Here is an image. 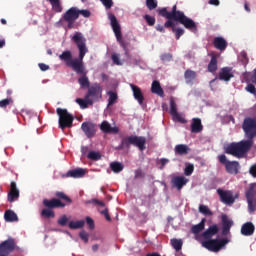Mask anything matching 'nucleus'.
I'll use <instances>...</instances> for the list:
<instances>
[{"label": "nucleus", "mask_w": 256, "mask_h": 256, "mask_svg": "<svg viewBox=\"0 0 256 256\" xmlns=\"http://www.w3.org/2000/svg\"><path fill=\"white\" fill-rule=\"evenodd\" d=\"M88 203H93L94 205H99L100 207H105V202L99 201L98 199H92Z\"/></svg>", "instance_id": "obj_62"}, {"label": "nucleus", "mask_w": 256, "mask_h": 256, "mask_svg": "<svg viewBox=\"0 0 256 256\" xmlns=\"http://www.w3.org/2000/svg\"><path fill=\"white\" fill-rule=\"evenodd\" d=\"M246 199H256V184L252 183L249 185L246 191Z\"/></svg>", "instance_id": "obj_34"}, {"label": "nucleus", "mask_w": 256, "mask_h": 256, "mask_svg": "<svg viewBox=\"0 0 256 256\" xmlns=\"http://www.w3.org/2000/svg\"><path fill=\"white\" fill-rule=\"evenodd\" d=\"M164 27H166V29H169V27H171L173 31V27H175V23L173 22V19H168V21L164 23Z\"/></svg>", "instance_id": "obj_63"}, {"label": "nucleus", "mask_w": 256, "mask_h": 256, "mask_svg": "<svg viewBox=\"0 0 256 256\" xmlns=\"http://www.w3.org/2000/svg\"><path fill=\"white\" fill-rule=\"evenodd\" d=\"M110 169L114 172V173H121V171H123L124 166L123 164H121L120 162H112L110 164Z\"/></svg>", "instance_id": "obj_39"}, {"label": "nucleus", "mask_w": 256, "mask_h": 256, "mask_svg": "<svg viewBox=\"0 0 256 256\" xmlns=\"http://www.w3.org/2000/svg\"><path fill=\"white\" fill-rule=\"evenodd\" d=\"M17 247V242L15 239L8 238L7 240L0 243V256H8L10 253H13Z\"/></svg>", "instance_id": "obj_11"}, {"label": "nucleus", "mask_w": 256, "mask_h": 256, "mask_svg": "<svg viewBox=\"0 0 256 256\" xmlns=\"http://www.w3.org/2000/svg\"><path fill=\"white\" fill-rule=\"evenodd\" d=\"M217 193L220 197V201L225 205H233V203H235V197L231 190H223L219 188L217 189Z\"/></svg>", "instance_id": "obj_13"}, {"label": "nucleus", "mask_w": 256, "mask_h": 256, "mask_svg": "<svg viewBox=\"0 0 256 256\" xmlns=\"http://www.w3.org/2000/svg\"><path fill=\"white\" fill-rule=\"evenodd\" d=\"M69 229H83L85 222L83 220L70 221L68 224Z\"/></svg>", "instance_id": "obj_36"}, {"label": "nucleus", "mask_w": 256, "mask_h": 256, "mask_svg": "<svg viewBox=\"0 0 256 256\" xmlns=\"http://www.w3.org/2000/svg\"><path fill=\"white\" fill-rule=\"evenodd\" d=\"M79 237L82 239V241H84V243H89V234L87 232L81 231L79 233Z\"/></svg>", "instance_id": "obj_56"}, {"label": "nucleus", "mask_w": 256, "mask_h": 256, "mask_svg": "<svg viewBox=\"0 0 256 256\" xmlns=\"http://www.w3.org/2000/svg\"><path fill=\"white\" fill-rule=\"evenodd\" d=\"M146 7L149 9V11L157 9V0H146Z\"/></svg>", "instance_id": "obj_48"}, {"label": "nucleus", "mask_w": 256, "mask_h": 256, "mask_svg": "<svg viewBox=\"0 0 256 256\" xmlns=\"http://www.w3.org/2000/svg\"><path fill=\"white\" fill-rule=\"evenodd\" d=\"M9 105H13V98L8 97L5 99L0 100V109H7Z\"/></svg>", "instance_id": "obj_43"}, {"label": "nucleus", "mask_w": 256, "mask_h": 256, "mask_svg": "<svg viewBox=\"0 0 256 256\" xmlns=\"http://www.w3.org/2000/svg\"><path fill=\"white\" fill-rule=\"evenodd\" d=\"M151 93H154L155 95H158L159 97H165V92L163 91V88L161 87V83L157 80H154L152 82Z\"/></svg>", "instance_id": "obj_26"}, {"label": "nucleus", "mask_w": 256, "mask_h": 256, "mask_svg": "<svg viewBox=\"0 0 256 256\" xmlns=\"http://www.w3.org/2000/svg\"><path fill=\"white\" fill-rule=\"evenodd\" d=\"M251 147H253V140L247 139L240 142H232L226 147L225 153L238 159H243L251 151Z\"/></svg>", "instance_id": "obj_2"}, {"label": "nucleus", "mask_w": 256, "mask_h": 256, "mask_svg": "<svg viewBox=\"0 0 256 256\" xmlns=\"http://www.w3.org/2000/svg\"><path fill=\"white\" fill-rule=\"evenodd\" d=\"M222 227L230 228L233 227V221L225 214L222 215Z\"/></svg>", "instance_id": "obj_44"}, {"label": "nucleus", "mask_w": 256, "mask_h": 256, "mask_svg": "<svg viewBox=\"0 0 256 256\" xmlns=\"http://www.w3.org/2000/svg\"><path fill=\"white\" fill-rule=\"evenodd\" d=\"M160 59L163 61V63H168L171 61V59H173V55L171 53H164L160 56Z\"/></svg>", "instance_id": "obj_52"}, {"label": "nucleus", "mask_w": 256, "mask_h": 256, "mask_svg": "<svg viewBox=\"0 0 256 256\" xmlns=\"http://www.w3.org/2000/svg\"><path fill=\"white\" fill-rule=\"evenodd\" d=\"M199 211L202 213V215H213V212L209 209V207L203 204L199 206Z\"/></svg>", "instance_id": "obj_47"}, {"label": "nucleus", "mask_w": 256, "mask_h": 256, "mask_svg": "<svg viewBox=\"0 0 256 256\" xmlns=\"http://www.w3.org/2000/svg\"><path fill=\"white\" fill-rule=\"evenodd\" d=\"M86 223H87L89 229H91V230L95 229V221L93 220V218L87 216Z\"/></svg>", "instance_id": "obj_57"}, {"label": "nucleus", "mask_w": 256, "mask_h": 256, "mask_svg": "<svg viewBox=\"0 0 256 256\" xmlns=\"http://www.w3.org/2000/svg\"><path fill=\"white\" fill-rule=\"evenodd\" d=\"M109 19L118 43H120V46L122 47L123 51H127V49H129L127 48L128 44L125 41H123V35L121 34V25H119L117 17H115L114 14H110Z\"/></svg>", "instance_id": "obj_8"}, {"label": "nucleus", "mask_w": 256, "mask_h": 256, "mask_svg": "<svg viewBox=\"0 0 256 256\" xmlns=\"http://www.w3.org/2000/svg\"><path fill=\"white\" fill-rule=\"evenodd\" d=\"M229 243L228 239H208L206 241H202L201 245L204 247V249H207L208 251H212L213 253H217L225 247Z\"/></svg>", "instance_id": "obj_6"}, {"label": "nucleus", "mask_w": 256, "mask_h": 256, "mask_svg": "<svg viewBox=\"0 0 256 256\" xmlns=\"http://www.w3.org/2000/svg\"><path fill=\"white\" fill-rule=\"evenodd\" d=\"M55 197L57 198H52V199H44L43 200V205L44 207H46L47 209H63L66 207V205H71V203H73V200H71L69 198V196H67L64 192H56L55 193ZM62 201H65L67 204L61 202Z\"/></svg>", "instance_id": "obj_3"}, {"label": "nucleus", "mask_w": 256, "mask_h": 256, "mask_svg": "<svg viewBox=\"0 0 256 256\" xmlns=\"http://www.w3.org/2000/svg\"><path fill=\"white\" fill-rule=\"evenodd\" d=\"M170 243L175 251H181L183 248V240L181 239L173 238L170 240Z\"/></svg>", "instance_id": "obj_37"}, {"label": "nucleus", "mask_w": 256, "mask_h": 256, "mask_svg": "<svg viewBox=\"0 0 256 256\" xmlns=\"http://www.w3.org/2000/svg\"><path fill=\"white\" fill-rule=\"evenodd\" d=\"M191 151V148L185 144H178L174 148V152L176 155H188Z\"/></svg>", "instance_id": "obj_30"}, {"label": "nucleus", "mask_w": 256, "mask_h": 256, "mask_svg": "<svg viewBox=\"0 0 256 256\" xmlns=\"http://www.w3.org/2000/svg\"><path fill=\"white\" fill-rule=\"evenodd\" d=\"M249 173L256 179V164H254L250 167Z\"/></svg>", "instance_id": "obj_64"}, {"label": "nucleus", "mask_w": 256, "mask_h": 256, "mask_svg": "<svg viewBox=\"0 0 256 256\" xmlns=\"http://www.w3.org/2000/svg\"><path fill=\"white\" fill-rule=\"evenodd\" d=\"M145 178V172L141 169H137L134 172V179H143Z\"/></svg>", "instance_id": "obj_55"}, {"label": "nucleus", "mask_w": 256, "mask_h": 256, "mask_svg": "<svg viewBox=\"0 0 256 256\" xmlns=\"http://www.w3.org/2000/svg\"><path fill=\"white\" fill-rule=\"evenodd\" d=\"M214 47L219 51H225L227 49V40L223 37L214 38Z\"/></svg>", "instance_id": "obj_29"}, {"label": "nucleus", "mask_w": 256, "mask_h": 256, "mask_svg": "<svg viewBox=\"0 0 256 256\" xmlns=\"http://www.w3.org/2000/svg\"><path fill=\"white\" fill-rule=\"evenodd\" d=\"M145 143L147 139L143 136H127L122 138L120 145L117 147L118 150L129 149L131 145L138 147L140 151H145Z\"/></svg>", "instance_id": "obj_4"}, {"label": "nucleus", "mask_w": 256, "mask_h": 256, "mask_svg": "<svg viewBox=\"0 0 256 256\" xmlns=\"http://www.w3.org/2000/svg\"><path fill=\"white\" fill-rule=\"evenodd\" d=\"M240 59L243 65H248L249 64V57H247V52L243 51L240 53Z\"/></svg>", "instance_id": "obj_54"}, {"label": "nucleus", "mask_w": 256, "mask_h": 256, "mask_svg": "<svg viewBox=\"0 0 256 256\" xmlns=\"http://www.w3.org/2000/svg\"><path fill=\"white\" fill-rule=\"evenodd\" d=\"M64 21H77L79 19V9L71 7L63 15Z\"/></svg>", "instance_id": "obj_19"}, {"label": "nucleus", "mask_w": 256, "mask_h": 256, "mask_svg": "<svg viewBox=\"0 0 256 256\" xmlns=\"http://www.w3.org/2000/svg\"><path fill=\"white\" fill-rule=\"evenodd\" d=\"M219 162L226 167L227 163H229V160H227V156H225V154H221L219 156Z\"/></svg>", "instance_id": "obj_60"}, {"label": "nucleus", "mask_w": 256, "mask_h": 256, "mask_svg": "<svg viewBox=\"0 0 256 256\" xmlns=\"http://www.w3.org/2000/svg\"><path fill=\"white\" fill-rule=\"evenodd\" d=\"M219 233V226L217 224L209 226L200 236H196V241H201L203 239H211V237H215Z\"/></svg>", "instance_id": "obj_14"}, {"label": "nucleus", "mask_w": 256, "mask_h": 256, "mask_svg": "<svg viewBox=\"0 0 256 256\" xmlns=\"http://www.w3.org/2000/svg\"><path fill=\"white\" fill-rule=\"evenodd\" d=\"M193 171H195V166H193V164H189L185 167L184 174L186 175V177H189L193 175Z\"/></svg>", "instance_id": "obj_49"}, {"label": "nucleus", "mask_w": 256, "mask_h": 256, "mask_svg": "<svg viewBox=\"0 0 256 256\" xmlns=\"http://www.w3.org/2000/svg\"><path fill=\"white\" fill-rule=\"evenodd\" d=\"M52 6L55 13H61L63 11V6H61V0H48Z\"/></svg>", "instance_id": "obj_35"}, {"label": "nucleus", "mask_w": 256, "mask_h": 256, "mask_svg": "<svg viewBox=\"0 0 256 256\" xmlns=\"http://www.w3.org/2000/svg\"><path fill=\"white\" fill-rule=\"evenodd\" d=\"M207 69L209 73H217V69H219L217 55L215 54L211 55V60L208 63Z\"/></svg>", "instance_id": "obj_28"}, {"label": "nucleus", "mask_w": 256, "mask_h": 256, "mask_svg": "<svg viewBox=\"0 0 256 256\" xmlns=\"http://www.w3.org/2000/svg\"><path fill=\"white\" fill-rule=\"evenodd\" d=\"M87 173V170L84 168H76L73 170H69L64 177H72V179H81L82 177H85V174Z\"/></svg>", "instance_id": "obj_20"}, {"label": "nucleus", "mask_w": 256, "mask_h": 256, "mask_svg": "<svg viewBox=\"0 0 256 256\" xmlns=\"http://www.w3.org/2000/svg\"><path fill=\"white\" fill-rule=\"evenodd\" d=\"M82 15L83 17H91V12L89 10H78V17Z\"/></svg>", "instance_id": "obj_61"}, {"label": "nucleus", "mask_w": 256, "mask_h": 256, "mask_svg": "<svg viewBox=\"0 0 256 256\" xmlns=\"http://www.w3.org/2000/svg\"><path fill=\"white\" fill-rule=\"evenodd\" d=\"M101 157V153L97 151H90L87 155V159L90 161H100Z\"/></svg>", "instance_id": "obj_41"}, {"label": "nucleus", "mask_w": 256, "mask_h": 256, "mask_svg": "<svg viewBox=\"0 0 256 256\" xmlns=\"http://www.w3.org/2000/svg\"><path fill=\"white\" fill-rule=\"evenodd\" d=\"M4 219L7 223H15V221H19V217L13 210H6L4 213Z\"/></svg>", "instance_id": "obj_32"}, {"label": "nucleus", "mask_w": 256, "mask_h": 256, "mask_svg": "<svg viewBox=\"0 0 256 256\" xmlns=\"http://www.w3.org/2000/svg\"><path fill=\"white\" fill-rule=\"evenodd\" d=\"M242 129L248 141H253L256 137V117H246L242 123Z\"/></svg>", "instance_id": "obj_5"}, {"label": "nucleus", "mask_w": 256, "mask_h": 256, "mask_svg": "<svg viewBox=\"0 0 256 256\" xmlns=\"http://www.w3.org/2000/svg\"><path fill=\"white\" fill-rule=\"evenodd\" d=\"M56 113L59 116V127L60 129H69L73 127V115H71L67 109L57 108Z\"/></svg>", "instance_id": "obj_7"}, {"label": "nucleus", "mask_w": 256, "mask_h": 256, "mask_svg": "<svg viewBox=\"0 0 256 256\" xmlns=\"http://www.w3.org/2000/svg\"><path fill=\"white\" fill-rule=\"evenodd\" d=\"M170 115L173 121H177L178 123L182 124L187 123V120L179 112H177V103L173 97L170 98Z\"/></svg>", "instance_id": "obj_12"}, {"label": "nucleus", "mask_w": 256, "mask_h": 256, "mask_svg": "<svg viewBox=\"0 0 256 256\" xmlns=\"http://www.w3.org/2000/svg\"><path fill=\"white\" fill-rule=\"evenodd\" d=\"M144 19L150 27H153V25H155V17L149 16V14H146L144 15Z\"/></svg>", "instance_id": "obj_51"}, {"label": "nucleus", "mask_w": 256, "mask_h": 256, "mask_svg": "<svg viewBox=\"0 0 256 256\" xmlns=\"http://www.w3.org/2000/svg\"><path fill=\"white\" fill-rule=\"evenodd\" d=\"M255 233V225H253V222H246L241 227V234L244 235V237H251Z\"/></svg>", "instance_id": "obj_23"}, {"label": "nucleus", "mask_w": 256, "mask_h": 256, "mask_svg": "<svg viewBox=\"0 0 256 256\" xmlns=\"http://www.w3.org/2000/svg\"><path fill=\"white\" fill-rule=\"evenodd\" d=\"M81 129L86 137H88V139H91V137H95V133H97V131L95 130V124L91 122H83L81 125Z\"/></svg>", "instance_id": "obj_18"}, {"label": "nucleus", "mask_w": 256, "mask_h": 256, "mask_svg": "<svg viewBox=\"0 0 256 256\" xmlns=\"http://www.w3.org/2000/svg\"><path fill=\"white\" fill-rule=\"evenodd\" d=\"M172 187H175L177 191H181L189 183V179L185 178V176H174L171 180Z\"/></svg>", "instance_id": "obj_17"}, {"label": "nucleus", "mask_w": 256, "mask_h": 256, "mask_svg": "<svg viewBox=\"0 0 256 256\" xmlns=\"http://www.w3.org/2000/svg\"><path fill=\"white\" fill-rule=\"evenodd\" d=\"M100 130L102 131V133H106V134H109V133L117 134V133H119V128L111 126V124L109 122H107L106 120H104L100 124Z\"/></svg>", "instance_id": "obj_24"}, {"label": "nucleus", "mask_w": 256, "mask_h": 256, "mask_svg": "<svg viewBox=\"0 0 256 256\" xmlns=\"http://www.w3.org/2000/svg\"><path fill=\"white\" fill-rule=\"evenodd\" d=\"M76 103L80 105L81 109H87L89 105H93V99H89L87 96H85L84 99L77 98Z\"/></svg>", "instance_id": "obj_33"}, {"label": "nucleus", "mask_w": 256, "mask_h": 256, "mask_svg": "<svg viewBox=\"0 0 256 256\" xmlns=\"http://www.w3.org/2000/svg\"><path fill=\"white\" fill-rule=\"evenodd\" d=\"M108 107H111L112 105H115V103H117V93L113 92V91H108Z\"/></svg>", "instance_id": "obj_40"}, {"label": "nucleus", "mask_w": 256, "mask_h": 256, "mask_svg": "<svg viewBox=\"0 0 256 256\" xmlns=\"http://www.w3.org/2000/svg\"><path fill=\"white\" fill-rule=\"evenodd\" d=\"M158 15L164 17L165 19H172L173 21H177L180 17L184 16L185 13L177 10V5H174L170 12L167 11V8L159 9Z\"/></svg>", "instance_id": "obj_10"}, {"label": "nucleus", "mask_w": 256, "mask_h": 256, "mask_svg": "<svg viewBox=\"0 0 256 256\" xmlns=\"http://www.w3.org/2000/svg\"><path fill=\"white\" fill-rule=\"evenodd\" d=\"M172 32L175 34V37L178 41L181 39V36L185 34V30L183 28L173 27Z\"/></svg>", "instance_id": "obj_46"}, {"label": "nucleus", "mask_w": 256, "mask_h": 256, "mask_svg": "<svg viewBox=\"0 0 256 256\" xmlns=\"http://www.w3.org/2000/svg\"><path fill=\"white\" fill-rule=\"evenodd\" d=\"M239 169H241V165L237 161H229L225 166V170L229 175H238Z\"/></svg>", "instance_id": "obj_21"}, {"label": "nucleus", "mask_w": 256, "mask_h": 256, "mask_svg": "<svg viewBox=\"0 0 256 256\" xmlns=\"http://www.w3.org/2000/svg\"><path fill=\"white\" fill-rule=\"evenodd\" d=\"M235 75L233 74V68L231 67H223L221 68L219 74H218V79L220 81H226L229 82L231 79H233Z\"/></svg>", "instance_id": "obj_16"}, {"label": "nucleus", "mask_w": 256, "mask_h": 256, "mask_svg": "<svg viewBox=\"0 0 256 256\" xmlns=\"http://www.w3.org/2000/svg\"><path fill=\"white\" fill-rule=\"evenodd\" d=\"M176 21H178V23H180L181 25H184L185 29H188L189 31H193V32L197 31V24L195 23V21L185 16V14L181 16L179 19H177Z\"/></svg>", "instance_id": "obj_15"}, {"label": "nucleus", "mask_w": 256, "mask_h": 256, "mask_svg": "<svg viewBox=\"0 0 256 256\" xmlns=\"http://www.w3.org/2000/svg\"><path fill=\"white\" fill-rule=\"evenodd\" d=\"M205 223H207V219L203 218L199 224L193 225L191 227V233L195 235V238L201 236L199 234L201 233V231L205 230Z\"/></svg>", "instance_id": "obj_25"}, {"label": "nucleus", "mask_w": 256, "mask_h": 256, "mask_svg": "<svg viewBox=\"0 0 256 256\" xmlns=\"http://www.w3.org/2000/svg\"><path fill=\"white\" fill-rule=\"evenodd\" d=\"M201 131H203L201 118H193L191 123V133H201Z\"/></svg>", "instance_id": "obj_27"}, {"label": "nucleus", "mask_w": 256, "mask_h": 256, "mask_svg": "<svg viewBox=\"0 0 256 256\" xmlns=\"http://www.w3.org/2000/svg\"><path fill=\"white\" fill-rule=\"evenodd\" d=\"M130 87L132 89L134 99L138 101L139 105H143V101H145V96H143L141 88L134 84H130Z\"/></svg>", "instance_id": "obj_22"}, {"label": "nucleus", "mask_w": 256, "mask_h": 256, "mask_svg": "<svg viewBox=\"0 0 256 256\" xmlns=\"http://www.w3.org/2000/svg\"><path fill=\"white\" fill-rule=\"evenodd\" d=\"M72 41L78 47L79 57L73 59V53H71L70 50H66L59 55V59L63 61L67 67L73 69L77 75H81L78 78L81 89H89L91 82L89 81V77H87V70H85V63L83 62L87 51H89L87 49V39L84 38L83 33L75 32L72 36Z\"/></svg>", "instance_id": "obj_1"}, {"label": "nucleus", "mask_w": 256, "mask_h": 256, "mask_svg": "<svg viewBox=\"0 0 256 256\" xmlns=\"http://www.w3.org/2000/svg\"><path fill=\"white\" fill-rule=\"evenodd\" d=\"M111 59L114 65H123V62H121V59H119V54L117 53L112 54Z\"/></svg>", "instance_id": "obj_53"}, {"label": "nucleus", "mask_w": 256, "mask_h": 256, "mask_svg": "<svg viewBox=\"0 0 256 256\" xmlns=\"http://www.w3.org/2000/svg\"><path fill=\"white\" fill-rule=\"evenodd\" d=\"M101 3L106 7V9H111L113 7V0H100Z\"/></svg>", "instance_id": "obj_59"}, {"label": "nucleus", "mask_w": 256, "mask_h": 256, "mask_svg": "<svg viewBox=\"0 0 256 256\" xmlns=\"http://www.w3.org/2000/svg\"><path fill=\"white\" fill-rule=\"evenodd\" d=\"M57 223L60 225V227H65L67 223H69V218H67V215H63L60 219H58Z\"/></svg>", "instance_id": "obj_50"}, {"label": "nucleus", "mask_w": 256, "mask_h": 256, "mask_svg": "<svg viewBox=\"0 0 256 256\" xmlns=\"http://www.w3.org/2000/svg\"><path fill=\"white\" fill-rule=\"evenodd\" d=\"M85 96L86 99H92V101H99L103 97V88L101 87V84H92L90 87H88V91Z\"/></svg>", "instance_id": "obj_9"}, {"label": "nucleus", "mask_w": 256, "mask_h": 256, "mask_svg": "<svg viewBox=\"0 0 256 256\" xmlns=\"http://www.w3.org/2000/svg\"><path fill=\"white\" fill-rule=\"evenodd\" d=\"M246 91H248V93H251L252 95H256V88L255 85L253 84H248L246 86Z\"/></svg>", "instance_id": "obj_58"}, {"label": "nucleus", "mask_w": 256, "mask_h": 256, "mask_svg": "<svg viewBox=\"0 0 256 256\" xmlns=\"http://www.w3.org/2000/svg\"><path fill=\"white\" fill-rule=\"evenodd\" d=\"M17 199H19V190H10L8 193L9 203H13V201H17Z\"/></svg>", "instance_id": "obj_42"}, {"label": "nucleus", "mask_w": 256, "mask_h": 256, "mask_svg": "<svg viewBox=\"0 0 256 256\" xmlns=\"http://www.w3.org/2000/svg\"><path fill=\"white\" fill-rule=\"evenodd\" d=\"M247 203H248L249 213H255V211H256V198L255 199H247Z\"/></svg>", "instance_id": "obj_45"}, {"label": "nucleus", "mask_w": 256, "mask_h": 256, "mask_svg": "<svg viewBox=\"0 0 256 256\" xmlns=\"http://www.w3.org/2000/svg\"><path fill=\"white\" fill-rule=\"evenodd\" d=\"M41 217H44V219H53L55 218V212L52 211L49 208H45L41 211Z\"/></svg>", "instance_id": "obj_38"}, {"label": "nucleus", "mask_w": 256, "mask_h": 256, "mask_svg": "<svg viewBox=\"0 0 256 256\" xmlns=\"http://www.w3.org/2000/svg\"><path fill=\"white\" fill-rule=\"evenodd\" d=\"M184 79H185L187 85L193 83V81H195V79H197V72H195L191 69H187L184 72Z\"/></svg>", "instance_id": "obj_31"}]
</instances>
